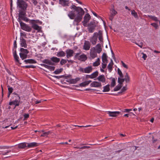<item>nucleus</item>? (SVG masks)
Returning a JSON list of instances; mask_svg holds the SVG:
<instances>
[{
    "instance_id": "nucleus-31",
    "label": "nucleus",
    "mask_w": 160,
    "mask_h": 160,
    "mask_svg": "<svg viewBox=\"0 0 160 160\" xmlns=\"http://www.w3.org/2000/svg\"><path fill=\"white\" fill-rule=\"evenodd\" d=\"M110 79L111 80V86L112 87H113L116 85V80L115 78H111Z\"/></svg>"
},
{
    "instance_id": "nucleus-41",
    "label": "nucleus",
    "mask_w": 160,
    "mask_h": 160,
    "mask_svg": "<svg viewBox=\"0 0 160 160\" xmlns=\"http://www.w3.org/2000/svg\"><path fill=\"white\" fill-rule=\"evenodd\" d=\"M98 72L97 71L94 72L91 74L92 78H96L98 76Z\"/></svg>"
},
{
    "instance_id": "nucleus-19",
    "label": "nucleus",
    "mask_w": 160,
    "mask_h": 160,
    "mask_svg": "<svg viewBox=\"0 0 160 160\" xmlns=\"http://www.w3.org/2000/svg\"><path fill=\"white\" fill-rule=\"evenodd\" d=\"M107 56L106 53H104L102 56V62L104 63H107L108 60L107 59Z\"/></svg>"
},
{
    "instance_id": "nucleus-54",
    "label": "nucleus",
    "mask_w": 160,
    "mask_h": 160,
    "mask_svg": "<svg viewBox=\"0 0 160 160\" xmlns=\"http://www.w3.org/2000/svg\"><path fill=\"white\" fill-rule=\"evenodd\" d=\"M8 94H10L12 92L13 89L12 88H8Z\"/></svg>"
},
{
    "instance_id": "nucleus-9",
    "label": "nucleus",
    "mask_w": 160,
    "mask_h": 160,
    "mask_svg": "<svg viewBox=\"0 0 160 160\" xmlns=\"http://www.w3.org/2000/svg\"><path fill=\"white\" fill-rule=\"evenodd\" d=\"M20 97L18 96L17 97V98L15 100L12 102H10L9 103V105H11L12 104L15 105V106H18L19 105L20 102Z\"/></svg>"
},
{
    "instance_id": "nucleus-24",
    "label": "nucleus",
    "mask_w": 160,
    "mask_h": 160,
    "mask_svg": "<svg viewBox=\"0 0 160 160\" xmlns=\"http://www.w3.org/2000/svg\"><path fill=\"white\" fill-rule=\"evenodd\" d=\"M27 146L29 148L33 147L38 146V143L33 142L30 143H27Z\"/></svg>"
},
{
    "instance_id": "nucleus-20",
    "label": "nucleus",
    "mask_w": 160,
    "mask_h": 160,
    "mask_svg": "<svg viewBox=\"0 0 160 160\" xmlns=\"http://www.w3.org/2000/svg\"><path fill=\"white\" fill-rule=\"evenodd\" d=\"M92 68L91 66H88L84 68V72L85 73H89L92 70Z\"/></svg>"
},
{
    "instance_id": "nucleus-27",
    "label": "nucleus",
    "mask_w": 160,
    "mask_h": 160,
    "mask_svg": "<svg viewBox=\"0 0 160 160\" xmlns=\"http://www.w3.org/2000/svg\"><path fill=\"white\" fill-rule=\"evenodd\" d=\"M96 50L97 52L98 53H99L101 52L102 51V48H101V46L100 44L98 43L96 45Z\"/></svg>"
},
{
    "instance_id": "nucleus-15",
    "label": "nucleus",
    "mask_w": 160,
    "mask_h": 160,
    "mask_svg": "<svg viewBox=\"0 0 160 160\" xmlns=\"http://www.w3.org/2000/svg\"><path fill=\"white\" fill-rule=\"evenodd\" d=\"M20 40L21 46L22 47L26 48L27 47V44L26 42V40L23 37H20Z\"/></svg>"
},
{
    "instance_id": "nucleus-46",
    "label": "nucleus",
    "mask_w": 160,
    "mask_h": 160,
    "mask_svg": "<svg viewBox=\"0 0 160 160\" xmlns=\"http://www.w3.org/2000/svg\"><path fill=\"white\" fill-rule=\"evenodd\" d=\"M88 85L86 81L82 82L79 84V86L80 87H85Z\"/></svg>"
},
{
    "instance_id": "nucleus-49",
    "label": "nucleus",
    "mask_w": 160,
    "mask_h": 160,
    "mask_svg": "<svg viewBox=\"0 0 160 160\" xmlns=\"http://www.w3.org/2000/svg\"><path fill=\"white\" fill-rule=\"evenodd\" d=\"M27 35L26 33L25 32H21L20 33V37H24L25 38H27Z\"/></svg>"
},
{
    "instance_id": "nucleus-13",
    "label": "nucleus",
    "mask_w": 160,
    "mask_h": 160,
    "mask_svg": "<svg viewBox=\"0 0 160 160\" xmlns=\"http://www.w3.org/2000/svg\"><path fill=\"white\" fill-rule=\"evenodd\" d=\"M59 3L64 7L69 6V1L67 0H59Z\"/></svg>"
},
{
    "instance_id": "nucleus-12",
    "label": "nucleus",
    "mask_w": 160,
    "mask_h": 160,
    "mask_svg": "<svg viewBox=\"0 0 160 160\" xmlns=\"http://www.w3.org/2000/svg\"><path fill=\"white\" fill-rule=\"evenodd\" d=\"M67 58L71 57L73 56L74 51L73 50L70 49H67L66 51Z\"/></svg>"
},
{
    "instance_id": "nucleus-1",
    "label": "nucleus",
    "mask_w": 160,
    "mask_h": 160,
    "mask_svg": "<svg viewBox=\"0 0 160 160\" xmlns=\"http://www.w3.org/2000/svg\"><path fill=\"white\" fill-rule=\"evenodd\" d=\"M71 10L69 12L68 16L71 19H74V23L77 26L82 20L84 11L81 7L72 5L70 7Z\"/></svg>"
},
{
    "instance_id": "nucleus-16",
    "label": "nucleus",
    "mask_w": 160,
    "mask_h": 160,
    "mask_svg": "<svg viewBox=\"0 0 160 160\" xmlns=\"http://www.w3.org/2000/svg\"><path fill=\"white\" fill-rule=\"evenodd\" d=\"M93 50H92L91 49V52H90V57L92 59L97 57V53L95 51V48H93Z\"/></svg>"
},
{
    "instance_id": "nucleus-64",
    "label": "nucleus",
    "mask_w": 160,
    "mask_h": 160,
    "mask_svg": "<svg viewBox=\"0 0 160 160\" xmlns=\"http://www.w3.org/2000/svg\"><path fill=\"white\" fill-rule=\"evenodd\" d=\"M10 152V151L8 150L6 152H3L2 153V154L3 155H5L7 154L9 152Z\"/></svg>"
},
{
    "instance_id": "nucleus-14",
    "label": "nucleus",
    "mask_w": 160,
    "mask_h": 160,
    "mask_svg": "<svg viewBox=\"0 0 160 160\" xmlns=\"http://www.w3.org/2000/svg\"><path fill=\"white\" fill-rule=\"evenodd\" d=\"M102 86L101 83L96 81L93 82L91 84L90 86L96 88L100 87Z\"/></svg>"
},
{
    "instance_id": "nucleus-34",
    "label": "nucleus",
    "mask_w": 160,
    "mask_h": 160,
    "mask_svg": "<svg viewBox=\"0 0 160 160\" xmlns=\"http://www.w3.org/2000/svg\"><path fill=\"white\" fill-rule=\"evenodd\" d=\"M20 51L21 52L20 53H22L24 54H27L29 53L28 51L26 49L21 48L20 49Z\"/></svg>"
},
{
    "instance_id": "nucleus-60",
    "label": "nucleus",
    "mask_w": 160,
    "mask_h": 160,
    "mask_svg": "<svg viewBox=\"0 0 160 160\" xmlns=\"http://www.w3.org/2000/svg\"><path fill=\"white\" fill-rule=\"evenodd\" d=\"M32 2L35 5H36L38 3V2L36 0H32Z\"/></svg>"
},
{
    "instance_id": "nucleus-32",
    "label": "nucleus",
    "mask_w": 160,
    "mask_h": 160,
    "mask_svg": "<svg viewBox=\"0 0 160 160\" xmlns=\"http://www.w3.org/2000/svg\"><path fill=\"white\" fill-rule=\"evenodd\" d=\"M25 13L23 12V11H21L19 14V15H18V16H19V18L18 19V21H19V20H20V18H21V19L23 18L24 17V15H25Z\"/></svg>"
},
{
    "instance_id": "nucleus-43",
    "label": "nucleus",
    "mask_w": 160,
    "mask_h": 160,
    "mask_svg": "<svg viewBox=\"0 0 160 160\" xmlns=\"http://www.w3.org/2000/svg\"><path fill=\"white\" fill-rule=\"evenodd\" d=\"M122 85L121 84L117 86L114 89V91H116L119 90L121 88Z\"/></svg>"
},
{
    "instance_id": "nucleus-58",
    "label": "nucleus",
    "mask_w": 160,
    "mask_h": 160,
    "mask_svg": "<svg viewBox=\"0 0 160 160\" xmlns=\"http://www.w3.org/2000/svg\"><path fill=\"white\" fill-rule=\"evenodd\" d=\"M135 44L138 45V46L140 47L141 48H142V45L143 44V43L142 42H141L140 43V44H138L136 42Z\"/></svg>"
},
{
    "instance_id": "nucleus-10",
    "label": "nucleus",
    "mask_w": 160,
    "mask_h": 160,
    "mask_svg": "<svg viewBox=\"0 0 160 160\" xmlns=\"http://www.w3.org/2000/svg\"><path fill=\"white\" fill-rule=\"evenodd\" d=\"M107 112L109 114V116L112 117H116L118 115L120 114L121 113V112L119 111L111 112L109 111Z\"/></svg>"
},
{
    "instance_id": "nucleus-25",
    "label": "nucleus",
    "mask_w": 160,
    "mask_h": 160,
    "mask_svg": "<svg viewBox=\"0 0 160 160\" xmlns=\"http://www.w3.org/2000/svg\"><path fill=\"white\" fill-rule=\"evenodd\" d=\"M65 55V53L62 51L58 52L56 55L58 57H64Z\"/></svg>"
},
{
    "instance_id": "nucleus-26",
    "label": "nucleus",
    "mask_w": 160,
    "mask_h": 160,
    "mask_svg": "<svg viewBox=\"0 0 160 160\" xmlns=\"http://www.w3.org/2000/svg\"><path fill=\"white\" fill-rule=\"evenodd\" d=\"M99 36V39L100 42H102L103 40V38L102 37V32L101 31H99L98 32V36Z\"/></svg>"
},
{
    "instance_id": "nucleus-4",
    "label": "nucleus",
    "mask_w": 160,
    "mask_h": 160,
    "mask_svg": "<svg viewBox=\"0 0 160 160\" xmlns=\"http://www.w3.org/2000/svg\"><path fill=\"white\" fill-rule=\"evenodd\" d=\"M40 133L38 134L40 137H48V135H54V133L51 131H49L47 132H45L44 130H42L40 131Z\"/></svg>"
},
{
    "instance_id": "nucleus-3",
    "label": "nucleus",
    "mask_w": 160,
    "mask_h": 160,
    "mask_svg": "<svg viewBox=\"0 0 160 160\" xmlns=\"http://www.w3.org/2000/svg\"><path fill=\"white\" fill-rule=\"evenodd\" d=\"M19 22L20 23L21 28L23 30L25 31L28 32H30L32 31V27L26 24L23 22L19 20Z\"/></svg>"
},
{
    "instance_id": "nucleus-18",
    "label": "nucleus",
    "mask_w": 160,
    "mask_h": 160,
    "mask_svg": "<svg viewBox=\"0 0 160 160\" xmlns=\"http://www.w3.org/2000/svg\"><path fill=\"white\" fill-rule=\"evenodd\" d=\"M41 65L48 69L49 70H50L51 71H53L55 68V67L54 66H49L48 65L45 64H41Z\"/></svg>"
},
{
    "instance_id": "nucleus-23",
    "label": "nucleus",
    "mask_w": 160,
    "mask_h": 160,
    "mask_svg": "<svg viewBox=\"0 0 160 160\" xmlns=\"http://www.w3.org/2000/svg\"><path fill=\"white\" fill-rule=\"evenodd\" d=\"M26 63H35L37 62L34 59H28L25 60L24 61Z\"/></svg>"
},
{
    "instance_id": "nucleus-55",
    "label": "nucleus",
    "mask_w": 160,
    "mask_h": 160,
    "mask_svg": "<svg viewBox=\"0 0 160 160\" xmlns=\"http://www.w3.org/2000/svg\"><path fill=\"white\" fill-rule=\"evenodd\" d=\"M121 63H122V66L128 69V67L127 65H126L123 61H121Z\"/></svg>"
},
{
    "instance_id": "nucleus-36",
    "label": "nucleus",
    "mask_w": 160,
    "mask_h": 160,
    "mask_svg": "<svg viewBox=\"0 0 160 160\" xmlns=\"http://www.w3.org/2000/svg\"><path fill=\"white\" fill-rule=\"evenodd\" d=\"M19 55L20 58L22 59V60H24L25 59H26L27 58L28 55L27 54H24L22 53H19Z\"/></svg>"
},
{
    "instance_id": "nucleus-29",
    "label": "nucleus",
    "mask_w": 160,
    "mask_h": 160,
    "mask_svg": "<svg viewBox=\"0 0 160 160\" xmlns=\"http://www.w3.org/2000/svg\"><path fill=\"white\" fill-rule=\"evenodd\" d=\"M51 60L53 62L55 63H58L60 61V59L59 58L54 57H52L51 58Z\"/></svg>"
},
{
    "instance_id": "nucleus-42",
    "label": "nucleus",
    "mask_w": 160,
    "mask_h": 160,
    "mask_svg": "<svg viewBox=\"0 0 160 160\" xmlns=\"http://www.w3.org/2000/svg\"><path fill=\"white\" fill-rule=\"evenodd\" d=\"M148 17L155 21H158V18L155 16H151V15H148Z\"/></svg>"
},
{
    "instance_id": "nucleus-45",
    "label": "nucleus",
    "mask_w": 160,
    "mask_h": 160,
    "mask_svg": "<svg viewBox=\"0 0 160 160\" xmlns=\"http://www.w3.org/2000/svg\"><path fill=\"white\" fill-rule=\"evenodd\" d=\"M118 74L119 75L120 78H122L123 77V75L122 72L119 68L118 69Z\"/></svg>"
},
{
    "instance_id": "nucleus-51",
    "label": "nucleus",
    "mask_w": 160,
    "mask_h": 160,
    "mask_svg": "<svg viewBox=\"0 0 160 160\" xmlns=\"http://www.w3.org/2000/svg\"><path fill=\"white\" fill-rule=\"evenodd\" d=\"M140 54H142L143 55V56L142 57V58L144 60H145L146 59V58H147V55L145 53H143V52H141Z\"/></svg>"
},
{
    "instance_id": "nucleus-8",
    "label": "nucleus",
    "mask_w": 160,
    "mask_h": 160,
    "mask_svg": "<svg viewBox=\"0 0 160 160\" xmlns=\"http://www.w3.org/2000/svg\"><path fill=\"white\" fill-rule=\"evenodd\" d=\"M90 18L91 16L88 13L85 14L83 18L84 20L82 22L84 26H86L87 23L89 22Z\"/></svg>"
},
{
    "instance_id": "nucleus-22",
    "label": "nucleus",
    "mask_w": 160,
    "mask_h": 160,
    "mask_svg": "<svg viewBox=\"0 0 160 160\" xmlns=\"http://www.w3.org/2000/svg\"><path fill=\"white\" fill-rule=\"evenodd\" d=\"M97 79L99 81L102 82H105L106 79L104 75H101L99 76Z\"/></svg>"
},
{
    "instance_id": "nucleus-50",
    "label": "nucleus",
    "mask_w": 160,
    "mask_h": 160,
    "mask_svg": "<svg viewBox=\"0 0 160 160\" xmlns=\"http://www.w3.org/2000/svg\"><path fill=\"white\" fill-rule=\"evenodd\" d=\"M23 116L24 117V120H25L29 117V115L28 114L25 113L23 115Z\"/></svg>"
},
{
    "instance_id": "nucleus-11",
    "label": "nucleus",
    "mask_w": 160,
    "mask_h": 160,
    "mask_svg": "<svg viewBox=\"0 0 160 160\" xmlns=\"http://www.w3.org/2000/svg\"><path fill=\"white\" fill-rule=\"evenodd\" d=\"M91 44L88 41H85L83 46V48L86 50H89L90 48Z\"/></svg>"
},
{
    "instance_id": "nucleus-28",
    "label": "nucleus",
    "mask_w": 160,
    "mask_h": 160,
    "mask_svg": "<svg viewBox=\"0 0 160 160\" xmlns=\"http://www.w3.org/2000/svg\"><path fill=\"white\" fill-rule=\"evenodd\" d=\"M113 64V62L112 60V59H111L110 62L109 63V64L108 66V68L110 72H111L112 70V66Z\"/></svg>"
},
{
    "instance_id": "nucleus-57",
    "label": "nucleus",
    "mask_w": 160,
    "mask_h": 160,
    "mask_svg": "<svg viewBox=\"0 0 160 160\" xmlns=\"http://www.w3.org/2000/svg\"><path fill=\"white\" fill-rule=\"evenodd\" d=\"M22 19L26 22H28L29 21V19L25 17H23Z\"/></svg>"
},
{
    "instance_id": "nucleus-33",
    "label": "nucleus",
    "mask_w": 160,
    "mask_h": 160,
    "mask_svg": "<svg viewBox=\"0 0 160 160\" xmlns=\"http://www.w3.org/2000/svg\"><path fill=\"white\" fill-rule=\"evenodd\" d=\"M110 85L108 84L106 86L103 87V92H108L110 90L109 88Z\"/></svg>"
},
{
    "instance_id": "nucleus-35",
    "label": "nucleus",
    "mask_w": 160,
    "mask_h": 160,
    "mask_svg": "<svg viewBox=\"0 0 160 160\" xmlns=\"http://www.w3.org/2000/svg\"><path fill=\"white\" fill-rule=\"evenodd\" d=\"M27 144V143L25 142L21 143L19 144L18 147L21 148H24L26 147Z\"/></svg>"
},
{
    "instance_id": "nucleus-39",
    "label": "nucleus",
    "mask_w": 160,
    "mask_h": 160,
    "mask_svg": "<svg viewBox=\"0 0 160 160\" xmlns=\"http://www.w3.org/2000/svg\"><path fill=\"white\" fill-rule=\"evenodd\" d=\"M131 14L133 16L136 18L138 19V14L134 10L132 11Z\"/></svg>"
},
{
    "instance_id": "nucleus-37",
    "label": "nucleus",
    "mask_w": 160,
    "mask_h": 160,
    "mask_svg": "<svg viewBox=\"0 0 160 160\" xmlns=\"http://www.w3.org/2000/svg\"><path fill=\"white\" fill-rule=\"evenodd\" d=\"M124 79L126 82H129L130 81V78L127 72L126 73Z\"/></svg>"
},
{
    "instance_id": "nucleus-30",
    "label": "nucleus",
    "mask_w": 160,
    "mask_h": 160,
    "mask_svg": "<svg viewBox=\"0 0 160 160\" xmlns=\"http://www.w3.org/2000/svg\"><path fill=\"white\" fill-rule=\"evenodd\" d=\"M32 28L34 29L38 30V31H40L41 29V28L36 24H33L32 26Z\"/></svg>"
},
{
    "instance_id": "nucleus-5",
    "label": "nucleus",
    "mask_w": 160,
    "mask_h": 160,
    "mask_svg": "<svg viewBox=\"0 0 160 160\" xmlns=\"http://www.w3.org/2000/svg\"><path fill=\"white\" fill-rule=\"evenodd\" d=\"M80 54V53H76L74 56V58L82 61H85L86 60L87 57L85 55L83 54L79 55Z\"/></svg>"
},
{
    "instance_id": "nucleus-44",
    "label": "nucleus",
    "mask_w": 160,
    "mask_h": 160,
    "mask_svg": "<svg viewBox=\"0 0 160 160\" xmlns=\"http://www.w3.org/2000/svg\"><path fill=\"white\" fill-rule=\"evenodd\" d=\"M63 70L62 68H61L60 69H58L56 70L54 72V73L55 74H58L62 72Z\"/></svg>"
},
{
    "instance_id": "nucleus-48",
    "label": "nucleus",
    "mask_w": 160,
    "mask_h": 160,
    "mask_svg": "<svg viewBox=\"0 0 160 160\" xmlns=\"http://www.w3.org/2000/svg\"><path fill=\"white\" fill-rule=\"evenodd\" d=\"M14 58L16 62L21 64V63L19 62V57L18 55H14Z\"/></svg>"
},
{
    "instance_id": "nucleus-47",
    "label": "nucleus",
    "mask_w": 160,
    "mask_h": 160,
    "mask_svg": "<svg viewBox=\"0 0 160 160\" xmlns=\"http://www.w3.org/2000/svg\"><path fill=\"white\" fill-rule=\"evenodd\" d=\"M67 62V60H66L64 59H62L60 62V64L61 65H62L66 63Z\"/></svg>"
},
{
    "instance_id": "nucleus-59",
    "label": "nucleus",
    "mask_w": 160,
    "mask_h": 160,
    "mask_svg": "<svg viewBox=\"0 0 160 160\" xmlns=\"http://www.w3.org/2000/svg\"><path fill=\"white\" fill-rule=\"evenodd\" d=\"M53 77L55 78H57V79H59L60 78H62V77H63V76H53Z\"/></svg>"
},
{
    "instance_id": "nucleus-17",
    "label": "nucleus",
    "mask_w": 160,
    "mask_h": 160,
    "mask_svg": "<svg viewBox=\"0 0 160 160\" xmlns=\"http://www.w3.org/2000/svg\"><path fill=\"white\" fill-rule=\"evenodd\" d=\"M96 27V25H88V29L89 32L92 33L94 31Z\"/></svg>"
},
{
    "instance_id": "nucleus-53",
    "label": "nucleus",
    "mask_w": 160,
    "mask_h": 160,
    "mask_svg": "<svg viewBox=\"0 0 160 160\" xmlns=\"http://www.w3.org/2000/svg\"><path fill=\"white\" fill-rule=\"evenodd\" d=\"M35 66L33 65H27V66H24V67H25L26 68H35Z\"/></svg>"
},
{
    "instance_id": "nucleus-21",
    "label": "nucleus",
    "mask_w": 160,
    "mask_h": 160,
    "mask_svg": "<svg viewBox=\"0 0 160 160\" xmlns=\"http://www.w3.org/2000/svg\"><path fill=\"white\" fill-rule=\"evenodd\" d=\"M42 62L43 63L50 65H55L54 63L52 62L51 60L48 59H45L42 61Z\"/></svg>"
},
{
    "instance_id": "nucleus-62",
    "label": "nucleus",
    "mask_w": 160,
    "mask_h": 160,
    "mask_svg": "<svg viewBox=\"0 0 160 160\" xmlns=\"http://www.w3.org/2000/svg\"><path fill=\"white\" fill-rule=\"evenodd\" d=\"M151 25H152V26H154V27H155L156 28H157V27H158V25H157V24H156V23H152L151 24Z\"/></svg>"
},
{
    "instance_id": "nucleus-38",
    "label": "nucleus",
    "mask_w": 160,
    "mask_h": 160,
    "mask_svg": "<svg viewBox=\"0 0 160 160\" xmlns=\"http://www.w3.org/2000/svg\"><path fill=\"white\" fill-rule=\"evenodd\" d=\"M79 78H77L75 79H70V83L71 84H74L76 83L77 82L79 81Z\"/></svg>"
},
{
    "instance_id": "nucleus-63",
    "label": "nucleus",
    "mask_w": 160,
    "mask_h": 160,
    "mask_svg": "<svg viewBox=\"0 0 160 160\" xmlns=\"http://www.w3.org/2000/svg\"><path fill=\"white\" fill-rule=\"evenodd\" d=\"M88 25H96L95 24V22L94 21H91L90 22V23L88 24Z\"/></svg>"
},
{
    "instance_id": "nucleus-7",
    "label": "nucleus",
    "mask_w": 160,
    "mask_h": 160,
    "mask_svg": "<svg viewBox=\"0 0 160 160\" xmlns=\"http://www.w3.org/2000/svg\"><path fill=\"white\" fill-rule=\"evenodd\" d=\"M98 33L95 32L93 33L92 37L90 39V41L92 44L93 45H95L97 41Z\"/></svg>"
},
{
    "instance_id": "nucleus-6",
    "label": "nucleus",
    "mask_w": 160,
    "mask_h": 160,
    "mask_svg": "<svg viewBox=\"0 0 160 160\" xmlns=\"http://www.w3.org/2000/svg\"><path fill=\"white\" fill-rule=\"evenodd\" d=\"M110 13L109 19L110 20L112 21L114 16L118 13L115 10L114 6H113L112 8L110 9Z\"/></svg>"
},
{
    "instance_id": "nucleus-61",
    "label": "nucleus",
    "mask_w": 160,
    "mask_h": 160,
    "mask_svg": "<svg viewBox=\"0 0 160 160\" xmlns=\"http://www.w3.org/2000/svg\"><path fill=\"white\" fill-rule=\"evenodd\" d=\"M132 110V109H126L124 110L123 112H129Z\"/></svg>"
},
{
    "instance_id": "nucleus-2",
    "label": "nucleus",
    "mask_w": 160,
    "mask_h": 160,
    "mask_svg": "<svg viewBox=\"0 0 160 160\" xmlns=\"http://www.w3.org/2000/svg\"><path fill=\"white\" fill-rule=\"evenodd\" d=\"M17 7H18L21 9L23 11H25L26 10L27 4L23 0H17Z\"/></svg>"
},
{
    "instance_id": "nucleus-56",
    "label": "nucleus",
    "mask_w": 160,
    "mask_h": 160,
    "mask_svg": "<svg viewBox=\"0 0 160 160\" xmlns=\"http://www.w3.org/2000/svg\"><path fill=\"white\" fill-rule=\"evenodd\" d=\"M107 63H104L103 62L102 63V68L104 69L106 67Z\"/></svg>"
},
{
    "instance_id": "nucleus-52",
    "label": "nucleus",
    "mask_w": 160,
    "mask_h": 160,
    "mask_svg": "<svg viewBox=\"0 0 160 160\" xmlns=\"http://www.w3.org/2000/svg\"><path fill=\"white\" fill-rule=\"evenodd\" d=\"M100 64V62L97 61H96L94 62L93 64V66L94 67H96L98 66Z\"/></svg>"
},
{
    "instance_id": "nucleus-40",
    "label": "nucleus",
    "mask_w": 160,
    "mask_h": 160,
    "mask_svg": "<svg viewBox=\"0 0 160 160\" xmlns=\"http://www.w3.org/2000/svg\"><path fill=\"white\" fill-rule=\"evenodd\" d=\"M120 78V77L118 78V82L121 85L122 84L123 82H124L125 80L124 78Z\"/></svg>"
}]
</instances>
